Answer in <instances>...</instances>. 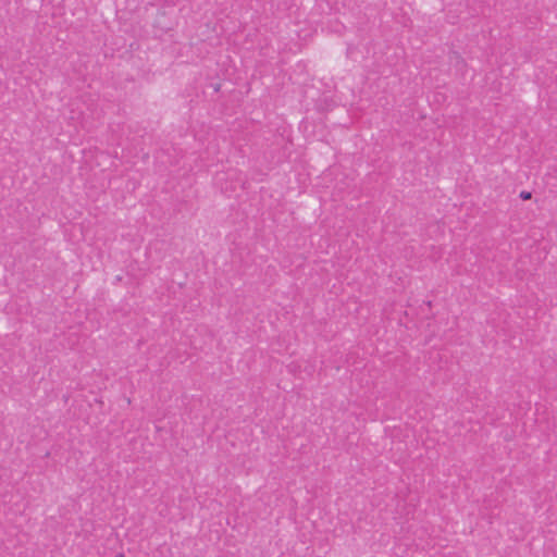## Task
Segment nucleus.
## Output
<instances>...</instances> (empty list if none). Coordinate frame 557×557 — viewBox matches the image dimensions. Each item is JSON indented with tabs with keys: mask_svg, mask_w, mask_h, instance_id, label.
Masks as SVG:
<instances>
[{
	"mask_svg": "<svg viewBox=\"0 0 557 557\" xmlns=\"http://www.w3.org/2000/svg\"><path fill=\"white\" fill-rule=\"evenodd\" d=\"M519 197L522 199V200H530L532 198V193L531 191H527V190H522L519 195Z\"/></svg>",
	"mask_w": 557,
	"mask_h": 557,
	"instance_id": "f257e3e1",
	"label": "nucleus"
}]
</instances>
